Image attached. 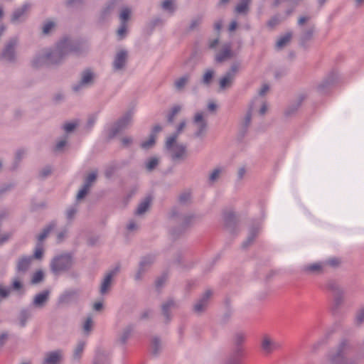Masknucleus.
<instances>
[{
  "mask_svg": "<svg viewBox=\"0 0 364 364\" xmlns=\"http://www.w3.org/2000/svg\"><path fill=\"white\" fill-rule=\"evenodd\" d=\"M43 254V249L41 244H38L35 250L34 257L36 259H41Z\"/></svg>",
  "mask_w": 364,
  "mask_h": 364,
  "instance_id": "f704fd0d",
  "label": "nucleus"
},
{
  "mask_svg": "<svg viewBox=\"0 0 364 364\" xmlns=\"http://www.w3.org/2000/svg\"><path fill=\"white\" fill-rule=\"evenodd\" d=\"M31 261V257H22L17 264L18 272H25L28 269Z\"/></svg>",
  "mask_w": 364,
  "mask_h": 364,
  "instance_id": "f3484780",
  "label": "nucleus"
},
{
  "mask_svg": "<svg viewBox=\"0 0 364 364\" xmlns=\"http://www.w3.org/2000/svg\"><path fill=\"white\" fill-rule=\"evenodd\" d=\"M48 295L49 292L48 291H45L42 293L37 294L34 298V304L37 306H43V304L46 303V301L48 300Z\"/></svg>",
  "mask_w": 364,
  "mask_h": 364,
  "instance_id": "dca6fc26",
  "label": "nucleus"
},
{
  "mask_svg": "<svg viewBox=\"0 0 364 364\" xmlns=\"http://www.w3.org/2000/svg\"><path fill=\"white\" fill-rule=\"evenodd\" d=\"M62 353L60 350H55L48 353L45 358V364H57L60 362Z\"/></svg>",
  "mask_w": 364,
  "mask_h": 364,
  "instance_id": "9d476101",
  "label": "nucleus"
},
{
  "mask_svg": "<svg viewBox=\"0 0 364 364\" xmlns=\"http://www.w3.org/2000/svg\"><path fill=\"white\" fill-rule=\"evenodd\" d=\"M158 164V159L156 158L150 159L146 163V167L149 171L154 169Z\"/></svg>",
  "mask_w": 364,
  "mask_h": 364,
  "instance_id": "2f4dec72",
  "label": "nucleus"
},
{
  "mask_svg": "<svg viewBox=\"0 0 364 364\" xmlns=\"http://www.w3.org/2000/svg\"><path fill=\"white\" fill-rule=\"evenodd\" d=\"M84 346H85V343H80L77 346V348L75 350V355H78L83 350L84 348Z\"/></svg>",
  "mask_w": 364,
  "mask_h": 364,
  "instance_id": "8fccbe9b",
  "label": "nucleus"
},
{
  "mask_svg": "<svg viewBox=\"0 0 364 364\" xmlns=\"http://www.w3.org/2000/svg\"><path fill=\"white\" fill-rule=\"evenodd\" d=\"M193 124L196 127V136H201L206 130L207 123L204 119L203 114L198 112L196 114L193 119Z\"/></svg>",
  "mask_w": 364,
  "mask_h": 364,
  "instance_id": "423d86ee",
  "label": "nucleus"
},
{
  "mask_svg": "<svg viewBox=\"0 0 364 364\" xmlns=\"http://www.w3.org/2000/svg\"><path fill=\"white\" fill-rule=\"evenodd\" d=\"M233 55L234 53L230 49V46L225 44L223 46L222 50L216 55L215 60L218 63H221L230 59Z\"/></svg>",
  "mask_w": 364,
  "mask_h": 364,
  "instance_id": "0eeeda50",
  "label": "nucleus"
},
{
  "mask_svg": "<svg viewBox=\"0 0 364 364\" xmlns=\"http://www.w3.org/2000/svg\"><path fill=\"white\" fill-rule=\"evenodd\" d=\"M127 58V53L124 50H121L117 53L114 61V68L116 70H119L123 68L125 64Z\"/></svg>",
  "mask_w": 364,
  "mask_h": 364,
  "instance_id": "f8f14e48",
  "label": "nucleus"
},
{
  "mask_svg": "<svg viewBox=\"0 0 364 364\" xmlns=\"http://www.w3.org/2000/svg\"><path fill=\"white\" fill-rule=\"evenodd\" d=\"M238 174H239V177L242 178L243 176V175L245 174V169L244 168H240L239 170Z\"/></svg>",
  "mask_w": 364,
  "mask_h": 364,
  "instance_id": "774afa93",
  "label": "nucleus"
},
{
  "mask_svg": "<svg viewBox=\"0 0 364 364\" xmlns=\"http://www.w3.org/2000/svg\"><path fill=\"white\" fill-rule=\"evenodd\" d=\"M174 306L175 304L173 301H168L167 303L164 304L162 306V311L164 316H167L168 310Z\"/></svg>",
  "mask_w": 364,
  "mask_h": 364,
  "instance_id": "c9c22d12",
  "label": "nucleus"
},
{
  "mask_svg": "<svg viewBox=\"0 0 364 364\" xmlns=\"http://www.w3.org/2000/svg\"><path fill=\"white\" fill-rule=\"evenodd\" d=\"M77 126L75 122H68L64 124L63 129L66 132L73 131Z\"/></svg>",
  "mask_w": 364,
  "mask_h": 364,
  "instance_id": "4c0bfd02",
  "label": "nucleus"
},
{
  "mask_svg": "<svg viewBox=\"0 0 364 364\" xmlns=\"http://www.w3.org/2000/svg\"><path fill=\"white\" fill-rule=\"evenodd\" d=\"M307 18L306 17H304V16H301L299 18V24L300 25H302L303 23H304L306 21H307Z\"/></svg>",
  "mask_w": 364,
  "mask_h": 364,
  "instance_id": "0e129e2a",
  "label": "nucleus"
},
{
  "mask_svg": "<svg viewBox=\"0 0 364 364\" xmlns=\"http://www.w3.org/2000/svg\"><path fill=\"white\" fill-rule=\"evenodd\" d=\"M66 144V140L65 139H63V140H60V141H58L55 146V150L56 151H60L61 150Z\"/></svg>",
  "mask_w": 364,
  "mask_h": 364,
  "instance_id": "de8ad7c7",
  "label": "nucleus"
},
{
  "mask_svg": "<svg viewBox=\"0 0 364 364\" xmlns=\"http://www.w3.org/2000/svg\"><path fill=\"white\" fill-rule=\"evenodd\" d=\"M92 327V320L90 317H88L84 324H83V331L85 333H88L91 330Z\"/></svg>",
  "mask_w": 364,
  "mask_h": 364,
  "instance_id": "c85d7f7f",
  "label": "nucleus"
},
{
  "mask_svg": "<svg viewBox=\"0 0 364 364\" xmlns=\"http://www.w3.org/2000/svg\"><path fill=\"white\" fill-rule=\"evenodd\" d=\"M126 25L124 23H122V26L117 31V34L120 38H122L126 33Z\"/></svg>",
  "mask_w": 364,
  "mask_h": 364,
  "instance_id": "c03bdc74",
  "label": "nucleus"
},
{
  "mask_svg": "<svg viewBox=\"0 0 364 364\" xmlns=\"http://www.w3.org/2000/svg\"><path fill=\"white\" fill-rule=\"evenodd\" d=\"M16 45V40H11L6 46L2 57L8 60H11L14 58V48Z\"/></svg>",
  "mask_w": 364,
  "mask_h": 364,
  "instance_id": "ddd939ff",
  "label": "nucleus"
},
{
  "mask_svg": "<svg viewBox=\"0 0 364 364\" xmlns=\"http://www.w3.org/2000/svg\"><path fill=\"white\" fill-rule=\"evenodd\" d=\"M76 212H77V210L74 208H72L68 210V211L66 213L67 218L68 219H71L73 217V215L75 214Z\"/></svg>",
  "mask_w": 364,
  "mask_h": 364,
  "instance_id": "09e8293b",
  "label": "nucleus"
},
{
  "mask_svg": "<svg viewBox=\"0 0 364 364\" xmlns=\"http://www.w3.org/2000/svg\"><path fill=\"white\" fill-rule=\"evenodd\" d=\"M53 228V226L50 225L46 228L43 230V231L38 235V241L41 242L49 234L50 231Z\"/></svg>",
  "mask_w": 364,
  "mask_h": 364,
  "instance_id": "7c9ffc66",
  "label": "nucleus"
},
{
  "mask_svg": "<svg viewBox=\"0 0 364 364\" xmlns=\"http://www.w3.org/2000/svg\"><path fill=\"white\" fill-rule=\"evenodd\" d=\"M291 38V33H287L284 36L280 37L279 40L277 42V47L278 48H282L284 47L286 44H287Z\"/></svg>",
  "mask_w": 364,
  "mask_h": 364,
  "instance_id": "4be33fe9",
  "label": "nucleus"
},
{
  "mask_svg": "<svg viewBox=\"0 0 364 364\" xmlns=\"http://www.w3.org/2000/svg\"><path fill=\"white\" fill-rule=\"evenodd\" d=\"M89 189V184H84L83 187L77 193V200L83 198L87 195Z\"/></svg>",
  "mask_w": 364,
  "mask_h": 364,
  "instance_id": "bb28decb",
  "label": "nucleus"
},
{
  "mask_svg": "<svg viewBox=\"0 0 364 364\" xmlns=\"http://www.w3.org/2000/svg\"><path fill=\"white\" fill-rule=\"evenodd\" d=\"M191 198L190 193H184L180 196L179 200L181 203H186Z\"/></svg>",
  "mask_w": 364,
  "mask_h": 364,
  "instance_id": "37998d69",
  "label": "nucleus"
},
{
  "mask_svg": "<svg viewBox=\"0 0 364 364\" xmlns=\"http://www.w3.org/2000/svg\"><path fill=\"white\" fill-rule=\"evenodd\" d=\"M185 127L186 123L184 122H181L177 129V133L169 136L166 141V148L172 152L173 159H183L186 156V147L176 144L178 134L181 133Z\"/></svg>",
  "mask_w": 364,
  "mask_h": 364,
  "instance_id": "f257e3e1",
  "label": "nucleus"
},
{
  "mask_svg": "<svg viewBox=\"0 0 364 364\" xmlns=\"http://www.w3.org/2000/svg\"><path fill=\"white\" fill-rule=\"evenodd\" d=\"M60 53L59 51H54L52 53H49L46 56V60H49L53 56L59 55Z\"/></svg>",
  "mask_w": 364,
  "mask_h": 364,
  "instance_id": "5fc2aeb1",
  "label": "nucleus"
},
{
  "mask_svg": "<svg viewBox=\"0 0 364 364\" xmlns=\"http://www.w3.org/2000/svg\"><path fill=\"white\" fill-rule=\"evenodd\" d=\"M349 351V346L346 342L341 343L336 348L330 350L327 355V359L333 364H340L346 360V356Z\"/></svg>",
  "mask_w": 364,
  "mask_h": 364,
  "instance_id": "f03ea898",
  "label": "nucleus"
},
{
  "mask_svg": "<svg viewBox=\"0 0 364 364\" xmlns=\"http://www.w3.org/2000/svg\"><path fill=\"white\" fill-rule=\"evenodd\" d=\"M269 90V86L266 84L263 85L259 90V95L261 96L265 95V93Z\"/></svg>",
  "mask_w": 364,
  "mask_h": 364,
  "instance_id": "3c124183",
  "label": "nucleus"
},
{
  "mask_svg": "<svg viewBox=\"0 0 364 364\" xmlns=\"http://www.w3.org/2000/svg\"><path fill=\"white\" fill-rule=\"evenodd\" d=\"M55 26V23L54 22L51 21H47L43 27V33L45 34H48L50 31Z\"/></svg>",
  "mask_w": 364,
  "mask_h": 364,
  "instance_id": "473e14b6",
  "label": "nucleus"
},
{
  "mask_svg": "<svg viewBox=\"0 0 364 364\" xmlns=\"http://www.w3.org/2000/svg\"><path fill=\"white\" fill-rule=\"evenodd\" d=\"M72 264V259L69 255H63L53 259L51 269L53 272L59 273L68 269Z\"/></svg>",
  "mask_w": 364,
  "mask_h": 364,
  "instance_id": "20e7f679",
  "label": "nucleus"
},
{
  "mask_svg": "<svg viewBox=\"0 0 364 364\" xmlns=\"http://www.w3.org/2000/svg\"><path fill=\"white\" fill-rule=\"evenodd\" d=\"M181 107L178 105L177 106H174L172 109V113H171V117H169V120L170 121H172L173 117L178 113L180 112Z\"/></svg>",
  "mask_w": 364,
  "mask_h": 364,
  "instance_id": "49530a36",
  "label": "nucleus"
},
{
  "mask_svg": "<svg viewBox=\"0 0 364 364\" xmlns=\"http://www.w3.org/2000/svg\"><path fill=\"white\" fill-rule=\"evenodd\" d=\"M162 7L165 10L173 11V0H165L162 3Z\"/></svg>",
  "mask_w": 364,
  "mask_h": 364,
  "instance_id": "72a5a7b5",
  "label": "nucleus"
},
{
  "mask_svg": "<svg viewBox=\"0 0 364 364\" xmlns=\"http://www.w3.org/2000/svg\"><path fill=\"white\" fill-rule=\"evenodd\" d=\"M213 75H214L213 70H207L203 75V80H202L203 82L205 85L210 84V82H211L212 78L213 77Z\"/></svg>",
  "mask_w": 364,
  "mask_h": 364,
  "instance_id": "b1692460",
  "label": "nucleus"
},
{
  "mask_svg": "<svg viewBox=\"0 0 364 364\" xmlns=\"http://www.w3.org/2000/svg\"><path fill=\"white\" fill-rule=\"evenodd\" d=\"M43 272L41 270L39 271H37L36 272H35L33 275V277H32V279H31V282L33 284H37L40 282H41L43 279Z\"/></svg>",
  "mask_w": 364,
  "mask_h": 364,
  "instance_id": "a878e982",
  "label": "nucleus"
},
{
  "mask_svg": "<svg viewBox=\"0 0 364 364\" xmlns=\"http://www.w3.org/2000/svg\"><path fill=\"white\" fill-rule=\"evenodd\" d=\"M130 10L129 9H124L122 11H121V14H120V19L122 21V23H126V21L129 19V16H130Z\"/></svg>",
  "mask_w": 364,
  "mask_h": 364,
  "instance_id": "cd10ccee",
  "label": "nucleus"
},
{
  "mask_svg": "<svg viewBox=\"0 0 364 364\" xmlns=\"http://www.w3.org/2000/svg\"><path fill=\"white\" fill-rule=\"evenodd\" d=\"M8 335L6 333H3L0 335V346H2L4 341L7 339Z\"/></svg>",
  "mask_w": 364,
  "mask_h": 364,
  "instance_id": "6e6d98bb",
  "label": "nucleus"
},
{
  "mask_svg": "<svg viewBox=\"0 0 364 364\" xmlns=\"http://www.w3.org/2000/svg\"><path fill=\"white\" fill-rule=\"evenodd\" d=\"M131 118L132 115L130 113L126 114L123 118H122L117 123L113 135L116 134L117 132L127 127V126L129 124L131 121Z\"/></svg>",
  "mask_w": 364,
  "mask_h": 364,
  "instance_id": "4468645a",
  "label": "nucleus"
},
{
  "mask_svg": "<svg viewBox=\"0 0 364 364\" xmlns=\"http://www.w3.org/2000/svg\"><path fill=\"white\" fill-rule=\"evenodd\" d=\"M13 289L19 290L22 287L21 282L18 278H15L13 281Z\"/></svg>",
  "mask_w": 364,
  "mask_h": 364,
  "instance_id": "58836bf2",
  "label": "nucleus"
},
{
  "mask_svg": "<svg viewBox=\"0 0 364 364\" xmlns=\"http://www.w3.org/2000/svg\"><path fill=\"white\" fill-rule=\"evenodd\" d=\"M97 177V173L96 172H92L90 173L87 178L85 184H89V188L90 187L92 182H94Z\"/></svg>",
  "mask_w": 364,
  "mask_h": 364,
  "instance_id": "e433bc0d",
  "label": "nucleus"
},
{
  "mask_svg": "<svg viewBox=\"0 0 364 364\" xmlns=\"http://www.w3.org/2000/svg\"><path fill=\"white\" fill-rule=\"evenodd\" d=\"M189 80V75L183 76L175 81V87L177 90H182Z\"/></svg>",
  "mask_w": 364,
  "mask_h": 364,
  "instance_id": "6ab92c4d",
  "label": "nucleus"
},
{
  "mask_svg": "<svg viewBox=\"0 0 364 364\" xmlns=\"http://www.w3.org/2000/svg\"><path fill=\"white\" fill-rule=\"evenodd\" d=\"M236 28H237V22L232 21V22H231V23L229 26V31H233L236 29Z\"/></svg>",
  "mask_w": 364,
  "mask_h": 364,
  "instance_id": "13d9d810",
  "label": "nucleus"
},
{
  "mask_svg": "<svg viewBox=\"0 0 364 364\" xmlns=\"http://www.w3.org/2000/svg\"><path fill=\"white\" fill-rule=\"evenodd\" d=\"M135 228H136V225H135V223H134L133 221L130 222V223L128 224V225H127V229H128L129 230H134Z\"/></svg>",
  "mask_w": 364,
  "mask_h": 364,
  "instance_id": "680f3d73",
  "label": "nucleus"
},
{
  "mask_svg": "<svg viewBox=\"0 0 364 364\" xmlns=\"http://www.w3.org/2000/svg\"><path fill=\"white\" fill-rule=\"evenodd\" d=\"M223 172V169L220 168H215L212 173L210 174L209 181L210 182H215L220 176L221 173Z\"/></svg>",
  "mask_w": 364,
  "mask_h": 364,
  "instance_id": "393cba45",
  "label": "nucleus"
},
{
  "mask_svg": "<svg viewBox=\"0 0 364 364\" xmlns=\"http://www.w3.org/2000/svg\"><path fill=\"white\" fill-rule=\"evenodd\" d=\"M216 105L214 102H209L208 104V109L210 112H214L216 109Z\"/></svg>",
  "mask_w": 364,
  "mask_h": 364,
  "instance_id": "603ef678",
  "label": "nucleus"
},
{
  "mask_svg": "<svg viewBox=\"0 0 364 364\" xmlns=\"http://www.w3.org/2000/svg\"><path fill=\"white\" fill-rule=\"evenodd\" d=\"M238 70V65L234 64L232 65L230 70L220 80V89L224 90L232 85L234 77Z\"/></svg>",
  "mask_w": 364,
  "mask_h": 364,
  "instance_id": "39448f33",
  "label": "nucleus"
},
{
  "mask_svg": "<svg viewBox=\"0 0 364 364\" xmlns=\"http://www.w3.org/2000/svg\"><path fill=\"white\" fill-rule=\"evenodd\" d=\"M250 0H242V2L239 4L235 9V11L238 14H245L248 11V6Z\"/></svg>",
  "mask_w": 364,
  "mask_h": 364,
  "instance_id": "aec40b11",
  "label": "nucleus"
},
{
  "mask_svg": "<svg viewBox=\"0 0 364 364\" xmlns=\"http://www.w3.org/2000/svg\"><path fill=\"white\" fill-rule=\"evenodd\" d=\"M211 296V292L207 291L203 295V298L197 302L194 306V311L197 313L203 311L208 304V300Z\"/></svg>",
  "mask_w": 364,
  "mask_h": 364,
  "instance_id": "9b49d317",
  "label": "nucleus"
},
{
  "mask_svg": "<svg viewBox=\"0 0 364 364\" xmlns=\"http://www.w3.org/2000/svg\"><path fill=\"white\" fill-rule=\"evenodd\" d=\"M9 237V235H4L3 237H0V243H2L5 241H6Z\"/></svg>",
  "mask_w": 364,
  "mask_h": 364,
  "instance_id": "69168bd1",
  "label": "nucleus"
},
{
  "mask_svg": "<svg viewBox=\"0 0 364 364\" xmlns=\"http://www.w3.org/2000/svg\"><path fill=\"white\" fill-rule=\"evenodd\" d=\"M119 271L118 267H116L114 269L108 272L106 276L105 277L103 282L101 284L100 287V292L101 294H104L107 292L108 289L110 287L111 281L113 277L117 274V272Z\"/></svg>",
  "mask_w": 364,
  "mask_h": 364,
  "instance_id": "6e6552de",
  "label": "nucleus"
},
{
  "mask_svg": "<svg viewBox=\"0 0 364 364\" xmlns=\"http://www.w3.org/2000/svg\"><path fill=\"white\" fill-rule=\"evenodd\" d=\"M326 263L330 266L335 267L340 264V260L337 258H331L327 261Z\"/></svg>",
  "mask_w": 364,
  "mask_h": 364,
  "instance_id": "a18cd8bd",
  "label": "nucleus"
},
{
  "mask_svg": "<svg viewBox=\"0 0 364 364\" xmlns=\"http://www.w3.org/2000/svg\"><path fill=\"white\" fill-rule=\"evenodd\" d=\"M122 141L124 145H128L132 142V139L130 138H123Z\"/></svg>",
  "mask_w": 364,
  "mask_h": 364,
  "instance_id": "e2e57ef3",
  "label": "nucleus"
},
{
  "mask_svg": "<svg viewBox=\"0 0 364 364\" xmlns=\"http://www.w3.org/2000/svg\"><path fill=\"white\" fill-rule=\"evenodd\" d=\"M222 24L220 22H217L215 23V28L217 31H219L221 28Z\"/></svg>",
  "mask_w": 364,
  "mask_h": 364,
  "instance_id": "338daca9",
  "label": "nucleus"
},
{
  "mask_svg": "<svg viewBox=\"0 0 364 364\" xmlns=\"http://www.w3.org/2000/svg\"><path fill=\"white\" fill-rule=\"evenodd\" d=\"M93 74L90 70H85L82 75V80L78 86L74 87V90L77 91L80 87L88 85L92 82Z\"/></svg>",
  "mask_w": 364,
  "mask_h": 364,
  "instance_id": "2eb2a0df",
  "label": "nucleus"
},
{
  "mask_svg": "<svg viewBox=\"0 0 364 364\" xmlns=\"http://www.w3.org/2000/svg\"><path fill=\"white\" fill-rule=\"evenodd\" d=\"M218 39H215L212 41L210 42V48H215L216 47V46L218 45Z\"/></svg>",
  "mask_w": 364,
  "mask_h": 364,
  "instance_id": "052dcab7",
  "label": "nucleus"
},
{
  "mask_svg": "<svg viewBox=\"0 0 364 364\" xmlns=\"http://www.w3.org/2000/svg\"><path fill=\"white\" fill-rule=\"evenodd\" d=\"M364 321V308L361 309L356 315V322L360 323Z\"/></svg>",
  "mask_w": 364,
  "mask_h": 364,
  "instance_id": "ea45409f",
  "label": "nucleus"
},
{
  "mask_svg": "<svg viewBox=\"0 0 364 364\" xmlns=\"http://www.w3.org/2000/svg\"><path fill=\"white\" fill-rule=\"evenodd\" d=\"M102 308V304L101 302H96L93 305V309L95 311H100Z\"/></svg>",
  "mask_w": 364,
  "mask_h": 364,
  "instance_id": "4d7b16f0",
  "label": "nucleus"
},
{
  "mask_svg": "<svg viewBox=\"0 0 364 364\" xmlns=\"http://www.w3.org/2000/svg\"><path fill=\"white\" fill-rule=\"evenodd\" d=\"M151 200L152 198L151 196L146 197L145 199L139 204L136 209V214L141 215L145 213L149 207Z\"/></svg>",
  "mask_w": 364,
  "mask_h": 364,
  "instance_id": "a211bd4d",
  "label": "nucleus"
},
{
  "mask_svg": "<svg viewBox=\"0 0 364 364\" xmlns=\"http://www.w3.org/2000/svg\"><path fill=\"white\" fill-rule=\"evenodd\" d=\"M28 317V314L26 311H23L21 314V319H20V325L21 326H24L26 321L27 318Z\"/></svg>",
  "mask_w": 364,
  "mask_h": 364,
  "instance_id": "79ce46f5",
  "label": "nucleus"
},
{
  "mask_svg": "<svg viewBox=\"0 0 364 364\" xmlns=\"http://www.w3.org/2000/svg\"><path fill=\"white\" fill-rule=\"evenodd\" d=\"M278 22H279L278 18L274 17L269 21L268 24L269 26L272 27V26H275L276 24H277Z\"/></svg>",
  "mask_w": 364,
  "mask_h": 364,
  "instance_id": "864d4df0",
  "label": "nucleus"
},
{
  "mask_svg": "<svg viewBox=\"0 0 364 364\" xmlns=\"http://www.w3.org/2000/svg\"><path fill=\"white\" fill-rule=\"evenodd\" d=\"M260 346L263 352L266 353H272L275 350L281 349L282 344L272 338L270 335L264 334L261 338Z\"/></svg>",
  "mask_w": 364,
  "mask_h": 364,
  "instance_id": "7ed1b4c3",
  "label": "nucleus"
},
{
  "mask_svg": "<svg viewBox=\"0 0 364 364\" xmlns=\"http://www.w3.org/2000/svg\"><path fill=\"white\" fill-rule=\"evenodd\" d=\"M151 346L153 353H156L159 351L161 346L160 341L156 338H154L151 341Z\"/></svg>",
  "mask_w": 364,
  "mask_h": 364,
  "instance_id": "c756f323",
  "label": "nucleus"
},
{
  "mask_svg": "<svg viewBox=\"0 0 364 364\" xmlns=\"http://www.w3.org/2000/svg\"><path fill=\"white\" fill-rule=\"evenodd\" d=\"M306 269L311 272H320L323 269V265L321 263H314L308 265Z\"/></svg>",
  "mask_w": 364,
  "mask_h": 364,
  "instance_id": "5701e85b",
  "label": "nucleus"
},
{
  "mask_svg": "<svg viewBox=\"0 0 364 364\" xmlns=\"http://www.w3.org/2000/svg\"><path fill=\"white\" fill-rule=\"evenodd\" d=\"M161 130V127H159V126L154 127V129H153L152 133L151 134L149 139L147 141H144L141 144V147L143 149H149L151 147H152L154 145V144H155L156 134Z\"/></svg>",
  "mask_w": 364,
  "mask_h": 364,
  "instance_id": "1a4fd4ad",
  "label": "nucleus"
},
{
  "mask_svg": "<svg viewBox=\"0 0 364 364\" xmlns=\"http://www.w3.org/2000/svg\"><path fill=\"white\" fill-rule=\"evenodd\" d=\"M267 109V108L266 104L263 103L262 107L259 109L260 114H262V115L264 114Z\"/></svg>",
  "mask_w": 364,
  "mask_h": 364,
  "instance_id": "bf43d9fd",
  "label": "nucleus"
},
{
  "mask_svg": "<svg viewBox=\"0 0 364 364\" xmlns=\"http://www.w3.org/2000/svg\"><path fill=\"white\" fill-rule=\"evenodd\" d=\"M9 289L2 285H0V296L2 297H6L9 295Z\"/></svg>",
  "mask_w": 364,
  "mask_h": 364,
  "instance_id": "a19ab883",
  "label": "nucleus"
},
{
  "mask_svg": "<svg viewBox=\"0 0 364 364\" xmlns=\"http://www.w3.org/2000/svg\"><path fill=\"white\" fill-rule=\"evenodd\" d=\"M28 9V6L24 5L21 9L15 11L12 16V21L15 22L18 21L24 15Z\"/></svg>",
  "mask_w": 364,
  "mask_h": 364,
  "instance_id": "412c9836",
  "label": "nucleus"
}]
</instances>
